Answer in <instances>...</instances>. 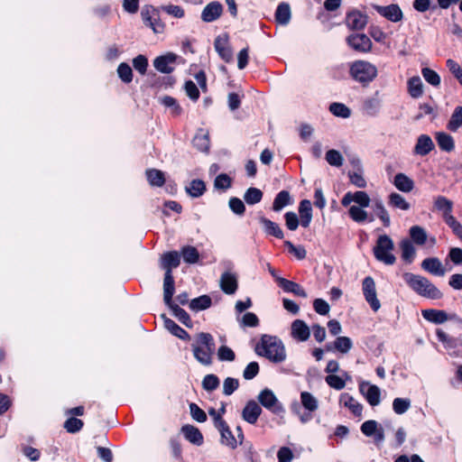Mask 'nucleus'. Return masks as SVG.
Segmentation results:
<instances>
[{
  "mask_svg": "<svg viewBox=\"0 0 462 462\" xmlns=\"http://www.w3.org/2000/svg\"><path fill=\"white\" fill-rule=\"evenodd\" d=\"M257 355L273 363H282L286 359V350L282 341L274 336L263 335L255 346Z\"/></svg>",
  "mask_w": 462,
  "mask_h": 462,
  "instance_id": "nucleus-1",
  "label": "nucleus"
},
{
  "mask_svg": "<svg viewBox=\"0 0 462 462\" xmlns=\"http://www.w3.org/2000/svg\"><path fill=\"white\" fill-rule=\"evenodd\" d=\"M191 349L195 359L202 365H210L215 352V342L213 337L208 333H199L196 335Z\"/></svg>",
  "mask_w": 462,
  "mask_h": 462,
  "instance_id": "nucleus-2",
  "label": "nucleus"
},
{
  "mask_svg": "<svg viewBox=\"0 0 462 462\" xmlns=\"http://www.w3.org/2000/svg\"><path fill=\"white\" fill-rule=\"evenodd\" d=\"M402 277L404 282L419 295L432 300L442 297V292L427 278L411 273H405Z\"/></svg>",
  "mask_w": 462,
  "mask_h": 462,
  "instance_id": "nucleus-3",
  "label": "nucleus"
},
{
  "mask_svg": "<svg viewBox=\"0 0 462 462\" xmlns=\"http://www.w3.org/2000/svg\"><path fill=\"white\" fill-rule=\"evenodd\" d=\"M377 68L366 60H356L349 67V74L356 81L367 85L377 77Z\"/></svg>",
  "mask_w": 462,
  "mask_h": 462,
  "instance_id": "nucleus-4",
  "label": "nucleus"
},
{
  "mask_svg": "<svg viewBox=\"0 0 462 462\" xmlns=\"http://www.w3.org/2000/svg\"><path fill=\"white\" fill-rule=\"evenodd\" d=\"M393 248V239L387 235H382L378 237L376 245L374 248V256L378 261L392 265L396 261L395 256L392 254Z\"/></svg>",
  "mask_w": 462,
  "mask_h": 462,
  "instance_id": "nucleus-5",
  "label": "nucleus"
},
{
  "mask_svg": "<svg viewBox=\"0 0 462 462\" xmlns=\"http://www.w3.org/2000/svg\"><path fill=\"white\" fill-rule=\"evenodd\" d=\"M141 17L145 26L152 29V31L158 34L164 32L165 25L161 21L159 10L151 5H145L142 8Z\"/></svg>",
  "mask_w": 462,
  "mask_h": 462,
  "instance_id": "nucleus-6",
  "label": "nucleus"
},
{
  "mask_svg": "<svg viewBox=\"0 0 462 462\" xmlns=\"http://www.w3.org/2000/svg\"><path fill=\"white\" fill-rule=\"evenodd\" d=\"M362 291L371 309L374 311H377L381 308V303L377 298L375 282L371 276H367L363 280Z\"/></svg>",
  "mask_w": 462,
  "mask_h": 462,
  "instance_id": "nucleus-7",
  "label": "nucleus"
},
{
  "mask_svg": "<svg viewBox=\"0 0 462 462\" xmlns=\"http://www.w3.org/2000/svg\"><path fill=\"white\" fill-rule=\"evenodd\" d=\"M258 401L265 409L273 413H280L283 411L282 405L278 401L274 393L270 389L261 391L258 395Z\"/></svg>",
  "mask_w": 462,
  "mask_h": 462,
  "instance_id": "nucleus-8",
  "label": "nucleus"
},
{
  "mask_svg": "<svg viewBox=\"0 0 462 462\" xmlns=\"http://www.w3.org/2000/svg\"><path fill=\"white\" fill-rule=\"evenodd\" d=\"M422 317L434 324H443L448 320L456 319L462 323V319L457 315H448L446 311L440 310L429 309L422 310Z\"/></svg>",
  "mask_w": 462,
  "mask_h": 462,
  "instance_id": "nucleus-9",
  "label": "nucleus"
},
{
  "mask_svg": "<svg viewBox=\"0 0 462 462\" xmlns=\"http://www.w3.org/2000/svg\"><path fill=\"white\" fill-rule=\"evenodd\" d=\"M372 7L382 16L386 18L387 20L397 23L400 22L403 14L398 5L393 4L387 6H382L378 5H372Z\"/></svg>",
  "mask_w": 462,
  "mask_h": 462,
  "instance_id": "nucleus-10",
  "label": "nucleus"
},
{
  "mask_svg": "<svg viewBox=\"0 0 462 462\" xmlns=\"http://www.w3.org/2000/svg\"><path fill=\"white\" fill-rule=\"evenodd\" d=\"M433 208L441 213L444 222H448L453 216V202L444 196H437L433 200Z\"/></svg>",
  "mask_w": 462,
  "mask_h": 462,
  "instance_id": "nucleus-11",
  "label": "nucleus"
},
{
  "mask_svg": "<svg viewBox=\"0 0 462 462\" xmlns=\"http://www.w3.org/2000/svg\"><path fill=\"white\" fill-rule=\"evenodd\" d=\"M214 47L220 58L226 62H230L233 59V51L228 42V36L222 34L217 36L214 42Z\"/></svg>",
  "mask_w": 462,
  "mask_h": 462,
  "instance_id": "nucleus-12",
  "label": "nucleus"
},
{
  "mask_svg": "<svg viewBox=\"0 0 462 462\" xmlns=\"http://www.w3.org/2000/svg\"><path fill=\"white\" fill-rule=\"evenodd\" d=\"M177 60V55L171 52H169L165 55H162L157 57L153 60L154 68L165 74H169L174 70L175 62Z\"/></svg>",
  "mask_w": 462,
  "mask_h": 462,
  "instance_id": "nucleus-13",
  "label": "nucleus"
},
{
  "mask_svg": "<svg viewBox=\"0 0 462 462\" xmlns=\"http://www.w3.org/2000/svg\"><path fill=\"white\" fill-rule=\"evenodd\" d=\"M370 198L365 191L346 192L342 200L341 204L344 207H348L352 202H355L361 208H367L370 205Z\"/></svg>",
  "mask_w": 462,
  "mask_h": 462,
  "instance_id": "nucleus-14",
  "label": "nucleus"
},
{
  "mask_svg": "<svg viewBox=\"0 0 462 462\" xmlns=\"http://www.w3.org/2000/svg\"><path fill=\"white\" fill-rule=\"evenodd\" d=\"M291 336L299 342H305L310 336V329L305 321L295 319L291 326Z\"/></svg>",
  "mask_w": 462,
  "mask_h": 462,
  "instance_id": "nucleus-15",
  "label": "nucleus"
},
{
  "mask_svg": "<svg viewBox=\"0 0 462 462\" xmlns=\"http://www.w3.org/2000/svg\"><path fill=\"white\" fill-rule=\"evenodd\" d=\"M436 336L439 341L443 344L446 350L449 351L450 354H455L456 349L462 346V338L454 337L447 334L441 328L436 330Z\"/></svg>",
  "mask_w": 462,
  "mask_h": 462,
  "instance_id": "nucleus-16",
  "label": "nucleus"
},
{
  "mask_svg": "<svg viewBox=\"0 0 462 462\" xmlns=\"http://www.w3.org/2000/svg\"><path fill=\"white\" fill-rule=\"evenodd\" d=\"M347 43L356 51L367 52L372 48L371 40L364 33L351 34L347 37Z\"/></svg>",
  "mask_w": 462,
  "mask_h": 462,
  "instance_id": "nucleus-17",
  "label": "nucleus"
},
{
  "mask_svg": "<svg viewBox=\"0 0 462 462\" xmlns=\"http://www.w3.org/2000/svg\"><path fill=\"white\" fill-rule=\"evenodd\" d=\"M219 286L226 294H234L238 287L237 275L232 272H225L219 280Z\"/></svg>",
  "mask_w": 462,
  "mask_h": 462,
  "instance_id": "nucleus-18",
  "label": "nucleus"
},
{
  "mask_svg": "<svg viewBox=\"0 0 462 462\" xmlns=\"http://www.w3.org/2000/svg\"><path fill=\"white\" fill-rule=\"evenodd\" d=\"M359 390L370 405L376 406L380 403L381 390L378 386L369 383H362L359 385Z\"/></svg>",
  "mask_w": 462,
  "mask_h": 462,
  "instance_id": "nucleus-19",
  "label": "nucleus"
},
{
  "mask_svg": "<svg viewBox=\"0 0 462 462\" xmlns=\"http://www.w3.org/2000/svg\"><path fill=\"white\" fill-rule=\"evenodd\" d=\"M435 144L431 137L428 134H420L417 138V142L413 148V154L419 156L428 155L433 149Z\"/></svg>",
  "mask_w": 462,
  "mask_h": 462,
  "instance_id": "nucleus-20",
  "label": "nucleus"
},
{
  "mask_svg": "<svg viewBox=\"0 0 462 462\" xmlns=\"http://www.w3.org/2000/svg\"><path fill=\"white\" fill-rule=\"evenodd\" d=\"M367 22V16L357 10L348 13L346 18V25L352 30L364 29L366 26Z\"/></svg>",
  "mask_w": 462,
  "mask_h": 462,
  "instance_id": "nucleus-21",
  "label": "nucleus"
},
{
  "mask_svg": "<svg viewBox=\"0 0 462 462\" xmlns=\"http://www.w3.org/2000/svg\"><path fill=\"white\" fill-rule=\"evenodd\" d=\"M223 12V6L218 2H211L208 4L202 13L201 19L203 22L211 23L220 17Z\"/></svg>",
  "mask_w": 462,
  "mask_h": 462,
  "instance_id": "nucleus-22",
  "label": "nucleus"
},
{
  "mask_svg": "<svg viewBox=\"0 0 462 462\" xmlns=\"http://www.w3.org/2000/svg\"><path fill=\"white\" fill-rule=\"evenodd\" d=\"M261 407L254 401H249L242 411V417L246 422L254 424L261 415Z\"/></svg>",
  "mask_w": 462,
  "mask_h": 462,
  "instance_id": "nucleus-23",
  "label": "nucleus"
},
{
  "mask_svg": "<svg viewBox=\"0 0 462 462\" xmlns=\"http://www.w3.org/2000/svg\"><path fill=\"white\" fill-rule=\"evenodd\" d=\"M421 267L424 271L437 276H443L445 274V269L437 257L426 258L421 263Z\"/></svg>",
  "mask_w": 462,
  "mask_h": 462,
  "instance_id": "nucleus-24",
  "label": "nucleus"
},
{
  "mask_svg": "<svg viewBox=\"0 0 462 462\" xmlns=\"http://www.w3.org/2000/svg\"><path fill=\"white\" fill-rule=\"evenodd\" d=\"M276 282H278L279 286L283 289L286 292H291L297 296L307 298V292L298 283L289 281L282 277L276 278Z\"/></svg>",
  "mask_w": 462,
  "mask_h": 462,
  "instance_id": "nucleus-25",
  "label": "nucleus"
},
{
  "mask_svg": "<svg viewBox=\"0 0 462 462\" xmlns=\"http://www.w3.org/2000/svg\"><path fill=\"white\" fill-rule=\"evenodd\" d=\"M180 259L177 252L172 251L166 253L162 255L161 260V266L165 270V273H172V269L177 268L180 264Z\"/></svg>",
  "mask_w": 462,
  "mask_h": 462,
  "instance_id": "nucleus-26",
  "label": "nucleus"
},
{
  "mask_svg": "<svg viewBox=\"0 0 462 462\" xmlns=\"http://www.w3.org/2000/svg\"><path fill=\"white\" fill-rule=\"evenodd\" d=\"M339 402L347 408L355 416H361L363 406L350 394L345 393L340 395Z\"/></svg>",
  "mask_w": 462,
  "mask_h": 462,
  "instance_id": "nucleus-27",
  "label": "nucleus"
},
{
  "mask_svg": "<svg viewBox=\"0 0 462 462\" xmlns=\"http://www.w3.org/2000/svg\"><path fill=\"white\" fill-rule=\"evenodd\" d=\"M217 429L218 430L220 436H221V439H220L221 444H223L232 449H235L237 447V445L239 444V442H238L237 439L233 435V433L230 430L226 422H225L223 424V427H218Z\"/></svg>",
  "mask_w": 462,
  "mask_h": 462,
  "instance_id": "nucleus-28",
  "label": "nucleus"
},
{
  "mask_svg": "<svg viewBox=\"0 0 462 462\" xmlns=\"http://www.w3.org/2000/svg\"><path fill=\"white\" fill-rule=\"evenodd\" d=\"M181 432L190 443L197 446L203 444V436L198 428L192 425H185L181 428Z\"/></svg>",
  "mask_w": 462,
  "mask_h": 462,
  "instance_id": "nucleus-29",
  "label": "nucleus"
},
{
  "mask_svg": "<svg viewBox=\"0 0 462 462\" xmlns=\"http://www.w3.org/2000/svg\"><path fill=\"white\" fill-rule=\"evenodd\" d=\"M299 213L301 226L303 227H308L312 219V208L310 200L303 199L300 201L299 206Z\"/></svg>",
  "mask_w": 462,
  "mask_h": 462,
  "instance_id": "nucleus-30",
  "label": "nucleus"
},
{
  "mask_svg": "<svg viewBox=\"0 0 462 462\" xmlns=\"http://www.w3.org/2000/svg\"><path fill=\"white\" fill-rule=\"evenodd\" d=\"M393 185L402 192H411L414 188V181L404 173H397L393 180Z\"/></svg>",
  "mask_w": 462,
  "mask_h": 462,
  "instance_id": "nucleus-31",
  "label": "nucleus"
},
{
  "mask_svg": "<svg viewBox=\"0 0 462 462\" xmlns=\"http://www.w3.org/2000/svg\"><path fill=\"white\" fill-rule=\"evenodd\" d=\"M174 280L172 273H165L163 280V300L166 305H171L174 294Z\"/></svg>",
  "mask_w": 462,
  "mask_h": 462,
  "instance_id": "nucleus-32",
  "label": "nucleus"
},
{
  "mask_svg": "<svg viewBox=\"0 0 462 462\" xmlns=\"http://www.w3.org/2000/svg\"><path fill=\"white\" fill-rule=\"evenodd\" d=\"M400 249L402 251V258L408 263L413 262L416 255V249L412 242L407 238L400 242Z\"/></svg>",
  "mask_w": 462,
  "mask_h": 462,
  "instance_id": "nucleus-33",
  "label": "nucleus"
},
{
  "mask_svg": "<svg viewBox=\"0 0 462 462\" xmlns=\"http://www.w3.org/2000/svg\"><path fill=\"white\" fill-rule=\"evenodd\" d=\"M259 221L267 235L279 239L283 238V232L276 223L263 217H260Z\"/></svg>",
  "mask_w": 462,
  "mask_h": 462,
  "instance_id": "nucleus-34",
  "label": "nucleus"
},
{
  "mask_svg": "<svg viewBox=\"0 0 462 462\" xmlns=\"http://www.w3.org/2000/svg\"><path fill=\"white\" fill-rule=\"evenodd\" d=\"M163 324L167 330H169L172 335L178 337L180 339H189V334L181 328L179 325H177L173 320L169 318H166L165 315H162Z\"/></svg>",
  "mask_w": 462,
  "mask_h": 462,
  "instance_id": "nucleus-35",
  "label": "nucleus"
},
{
  "mask_svg": "<svg viewBox=\"0 0 462 462\" xmlns=\"http://www.w3.org/2000/svg\"><path fill=\"white\" fill-rule=\"evenodd\" d=\"M408 92L413 98H419L423 94V84L419 76H414L409 79L408 82Z\"/></svg>",
  "mask_w": 462,
  "mask_h": 462,
  "instance_id": "nucleus-36",
  "label": "nucleus"
},
{
  "mask_svg": "<svg viewBox=\"0 0 462 462\" xmlns=\"http://www.w3.org/2000/svg\"><path fill=\"white\" fill-rule=\"evenodd\" d=\"M409 234L412 244L423 245L428 240L426 230L420 226H412L409 230Z\"/></svg>",
  "mask_w": 462,
  "mask_h": 462,
  "instance_id": "nucleus-37",
  "label": "nucleus"
},
{
  "mask_svg": "<svg viewBox=\"0 0 462 462\" xmlns=\"http://www.w3.org/2000/svg\"><path fill=\"white\" fill-rule=\"evenodd\" d=\"M147 180L151 186L162 187L165 183L164 172L157 169H149L145 172Z\"/></svg>",
  "mask_w": 462,
  "mask_h": 462,
  "instance_id": "nucleus-38",
  "label": "nucleus"
},
{
  "mask_svg": "<svg viewBox=\"0 0 462 462\" xmlns=\"http://www.w3.org/2000/svg\"><path fill=\"white\" fill-rule=\"evenodd\" d=\"M436 141L442 151L451 152L455 148L453 137L444 132H439L436 134Z\"/></svg>",
  "mask_w": 462,
  "mask_h": 462,
  "instance_id": "nucleus-39",
  "label": "nucleus"
},
{
  "mask_svg": "<svg viewBox=\"0 0 462 462\" xmlns=\"http://www.w3.org/2000/svg\"><path fill=\"white\" fill-rule=\"evenodd\" d=\"M208 133L199 130L193 138V145L200 152H207L209 149Z\"/></svg>",
  "mask_w": 462,
  "mask_h": 462,
  "instance_id": "nucleus-40",
  "label": "nucleus"
},
{
  "mask_svg": "<svg viewBox=\"0 0 462 462\" xmlns=\"http://www.w3.org/2000/svg\"><path fill=\"white\" fill-rule=\"evenodd\" d=\"M300 402H301L302 406L309 412H314L319 408L318 399L309 392H302L300 393Z\"/></svg>",
  "mask_w": 462,
  "mask_h": 462,
  "instance_id": "nucleus-41",
  "label": "nucleus"
},
{
  "mask_svg": "<svg viewBox=\"0 0 462 462\" xmlns=\"http://www.w3.org/2000/svg\"><path fill=\"white\" fill-rule=\"evenodd\" d=\"M275 19L277 23L282 25L289 23L291 20V8L286 3H282L278 5L275 12Z\"/></svg>",
  "mask_w": 462,
  "mask_h": 462,
  "instance_id": "nucleus-42",
  "label": "nucleus"
},
{
  "mask_svg": "<svg viewBox=\"0 0 462 462\" xmlns=\"http://www.w3.org/2000/svg\"><path fill=\"white\" fill-rule=\"evenodd\" d=\"M291 203H292V200H291V197L289 191L282 190L276 195V197L273 200V209L274 211H280L284 207L291 205Z\"/></svg>",
  "mask_w": 462,
  "mask_h": 462,
  "instance_id": "nucleus-43",
  "label": "nucleus"
},
{
  "mask_svg": "<svg viewBox=\"0 0 462 462\" xmlns=\"http://www.w3.org/2000/svg\"><path fill=\"white\" fill-rule=\"evenodd\" d=\"M205 190L206 185L201 180H193L189 186L186 187L187 193L193 198L202 196Z\"/></svg>",
  "mask_w": 462,
  "mask_h": 462,
  "instance_id": "nucleus-44",
  "label": "nucleus"
},
{
  "mask_svg": "<svg viewBox=\"0 0 462 462\" xmlns=\"http://www.w3.org/2000/svg\"><path fill=\"white\" fill-rule=\"evenodd\" d=\"M389 205L402 210L410 209V203L399 193L393 192L389 196Z\"/></svg>",
  "mask_w": 462,
  "mask_h": 462,
  "instance_id": "nucleus-45",
  "label": "nucleus"
},
{
  "mask_svg": "<svg viewBox=\"0 0 462 462\" xmlns=\"http://www.w3.org/2000/svg\"><path fill=\"white\" fill-rule=\"evenodd\" d=\"M168 306L171 310L173 316L177 318L182 324L189 328L192 326L189 314L183 309L174 303H171V305Z\"/></svg>",
  "mask_w": 462,
  "mask_h": 462,
  "instance_id": "nucleus-46",
  "label": "nucleus"
},
{
  "mask_svg": "<svg viewBox=\"0 0 462 462\" xmlns=\"http://www.w3.org/2000/svg\"><path fill=\"white\" fill-rule=\"evenodd\" d=\"M462 127V106H457L448 123V129L456 132Z\"/></svg>",
  "mask_w": 462,
  "mask_h": 462,
  "instance_id": "nucleus-47",
  "label": "nucleus"
},
{
  "mask_svg": "<svg viewBox=\"0 0 462 462\" xmlns=\"http://www.w3.org/2000/svg\"><path fill=\"white\" fill-rule=\"evenodd\" d=\"M353 347V342L348 337H337L334 341V348L341 354H347Z\"/></svg>",
  "mask_w": 462,
  "mask_h": 462,
  "instance_id": "nucleus-48",
  "label": "nucleus"
},
{
  "mask_svg": "<svg viewBox=\"0 0 462 462\" xmlns=\"http://www.w3.org/2000/svg\"><path fill=\"white\" fill-rule=\"evenodd\" d=\"M365 208L356 205L350 206L348 214L355 222L362 223L368 219V213Z\"/></svg>",
  "mask_w": 462,
  "mask_h": 462,
  "instance_id": "nucleus-49",
  "label": "nucleus"
},
{
  "mask_svg": "<svg viewBox=\"0 0 462 462\" xmlns=\"http://www.w3.org/2000/svg\"><path fill=\"white\" fill-rule=\"evenodd\" d=\"M329 111L337 117L348 118L351 116V110L345 104L332 103L329 106Z\"/></svg>",
  "mask_w": 462,
  "mask_h": 462,
  "instance_id": "nucleus-50",
  "label": "nucleus"
},
{
  "mask_svg": "<svg viewBox=\"0 0 462 462\" xmlns=\"http://www.w3.org/2000/svg\"><path fill=\"white\" fill-rule=\"evenodd\" d=\"M210 305L211 299L207 295H202L193 299L189 303V308L193 310L199 311L209 308Z\"/></svg>",
  "mask_w": 462,
  "mask_h": 462,
  "instance_id": "nucleus-51",
  "label": "nucleus"
},
{
  "mask_svg": "<svg viewBox=\"0 0 462 462\" xmlns=\"http://www.w3.org/2000/svg\"><path fill=\"white\" fill-rule=\"evenodd\" d=\"M263 192L257 188H249L245 195L244 199L249 205H254L261 201Z\"/></svg>",
  "mask_w": 462,
  "mask_h": 462,
  "instance_id": "nucleus-52",
  "label": "nucleus"
},
{
  "mask_svg": "<svg viewBox=\"0 0 462 462\" xmlns=\"http://www.w3.org/2000/svg\"><path fill=\"white\" fill-rule=\"evenodd\" d=\"M183 260L188 263H196L199 261V254L193 246H184L181 250Z\"/></svg>",
  "mask_w": 462,
  "mask_h": 462,
  "instance_id": "nucleus-53",
  "label": "nucleus"
},
{
  "mask_svg": "<svg viewBox=\"0 0 462 462\" xmlns=\"http://www.w3.org/2000/svg\"><path fill=\"white\" fill-rule=\"evenodd\" d=\"M421 74L424 79L431 86L439 87L440 85V77L435 70L429 68H423L421 69Z\"/></svg>",
  "mask_w": 462,
  "mask_h": 462,
  "instance_id": "nucleus-54",
  "label": "nucleus"
},
{
  "mask_svg": "<svg viewBox=\"0 0 462 462\" xmlns=\"http://www.w3.org/2000/svg\"><path fill=\"white\" fill-rule=\"evenodd\" d=\"M326 161L331 166L340 167L343 165L344 158L337 150H328L326 153Z\"/></svg>",
  "mask_w": 462,
  "mask_h": 462,
  "instance_id": "nucleus-55",
  "label": "nucleus"
},
{
  "mask_svg": "<svg viewBox=\"0 0 462 462\" xmlns=\"http://www.w3.org/2000/svg\"><path fill=\"white\" fill-rule=\"evenodd\" d=\"M374 209L377 217L382 220L383 224L385 226H389L391 224V218L388 214V211L386 210L385 207L383 206L381 200L375 201Z\"/></svg>",
  "mask_w": 462,
  "mask_h": 462,
  "instance_id": "nucleus-56",
  "label": "nucleus"
},
{
  "mask_svg": "<svg viewBox=\"0 0 462 462\" xmlns=\"http://www.w3.org/2000/svg\"><path fill=\"white\" fill-rule=\"evenodd\" d=\"M411 407V401L407 398H395L393 402V409L396 414L405 413Z\"/></svg>",
  "mask_w": 462,
  "mask_h": 462,
  "instance_id": "nucleus-57",
  "label": "nucleus"
},
{
  "mask_svg": "<svg viewBox=\"0 0 462 462\" xmlns=\"http://www.w3.org/2000/svg\"><path fill=\"white\" fill-rule=\"evenodd\" d=\"M117 74L121 80L125 83H130L133 79V70L131 67L125 62L119 64L117 68Z\"/></svg>",
  "mask_w": 462,
  "mask_h": 462,
  "instance_id": "nucleus-58",
  "label": "nucleus"
},
{
  "mask_svg": "<svg viewBox=\"0 0 462 462\" xmlns=\"http://www.w3.org/2000/svg\"><path fill=\"white\" fill-rule=\"evenodd\" d=\"M83 425L84 423L81 420L74 417L69 418L64 422V428L69 433H76L82 429Z\"/></svg>",
  "mask_w": 462,
  "mask_h": 462,
  "instance_id": "nucleus-59",
  "label": "nucleus"
},
{
  "mask_svg": "<svg viewBox=\"0 0 462 462\" xmlns=\"http://www.w3.org/2000/svg\"><path fill=\"white\" fill-rule=\"evenodd\" d=\"M380 425L376 420H369L361 425V431L366 437H372L377 431Z\"/></svg>",
  "mask_w": 462,
  "mask_h": 462,
  "instance_id": "nucleus-60",
  "label": "nucleus"
},
{
  "mask_svg": "<svg viewBox=\"0 0 462 462\" xmlns=\"http://www.w3.org/2000/svg\"><path fill=\"white\" fill-rule=\"evenodd\" d=\"M219 385V380L215 374H207L202 381V386L206 391L216 390Z\"/></svg>",
  "mask_w": 462,
  "mask_h": 462,
  "instance_id": "nucleus-61",
  "label": "nucleus"
},
{
  "mask_svg": "<svg viewBox=\"0 0 462 462\" xmlns=\"http://www.w3.org/2000/svg\"><path fill=\"white\" fill-rule=\"evenodd\" d=\"M326 383L335 390H342L346 386L345 380L338 375L329 374L326 377Z\"/></svg>",
  "mask_w": 462,
  "mask_h": 462,
  "instance_id": "nucleus-62",
  "label": "nucleus"
},
{
  "mask_svg": "<svg viewBox=\"0 0 462 462\" xmlns=\"http://www.w3.org/2000/svg\"><path fill=\"white\" fill-rule=\"evenodd\" d=\"M285 246L288 248L289 252L292 254L297 259L302 260L306 257L307 252L302 245H294L291 242L286 241Z\"/></svg>",
  "mask_w": 462,
  "mask_h": 462,
  "instance_id": "nucleus-63",
  "label": "nucleus"
},
{
  "mask_svg": "<svg viewBox=\"0 0 462 462\" xmlns=\"http://www.w3.org/2000/svg\"><path fill=\"white\" fill-rule=\"evenodd\" d=\"M239 386V382L236 378L227 377L223 383V393L231 395Z\"/></svg>",
  "mask_w": 462,
  "mask_h": 462,
  "instance_id": "nucleus-64",
  "label": "nucleus"
}]
</instances>
